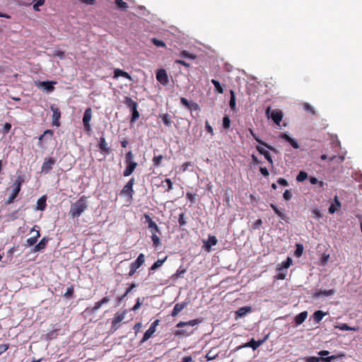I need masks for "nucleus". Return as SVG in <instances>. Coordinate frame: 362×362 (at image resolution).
Returning a JSON list of instances; mask_svg holds the SVG:
<instances>
[{
    "instance_id": "nucleus-1",
    "label": "nucleus",
    "mask_w": 362,
    "mask_h": 362,
    "mask_svg": "<svg viewBox=\"0 0 362 362\" xmlns=\"http://www.w3.org/2000/svg\"><path fill=\"white\" fill-rule=\"evenodd\" d=\"M87 199L88 197L83 195L72 203L69 212V216L73 218L79 217L88 209Z\"/></svg>"
},
{
    "instance_id": "nucleus-2",
    "label": "nucleus",
    "mask_w": 362,
    "mask_h": 362,
    "mask_svg": "<svg viewBox=\"0 0 362 362\" xmlns=\"http://www.w3.org/2000/svg\"><path fill=\"white\" fill-rule=\"evenodd\" d=\"M24 182V179L21 175H18L16 181L13 184V192L11 195L8 198L6 204H11L18 196L21 191V185Z\"/></svg>"
},
{
    "instance_id": "nucleus-3",
    "label": "nucleus",
    "mask_w": 362,
    "mask_h": 362,
    "mask_svg": "<svg viewBox=\"0 0 362 362\" xmlns=\"http://www.w3.org/2000/svg\"><path fill=\"white\" fill-rule=\"evenodd\" d=\"M144 262L145 256L144 254L141 253L136 259L131 263L128 275L129 276H132L136 273V270L144 263Z\"/></svg>"
},
{
    "instance_id": "nucleus-4",
    "label": "nucleus",
    "mask_w": 362,
    "mask_h": 362,
    "mask_svg": "<svg viewBox=\"0 0 362 362\" xmlns=\"http://www.w3.org/2000/svg\"><path fill=\"white\" fill-rule=\"evenodd\" d=\"M270 111H271V107H268L266 110V115H267V117L269 118H271L276 124L279 125V124L281 122L282 118H283L282 111L280 110L276 109V110H272L271 114H269Z\"/></svg>"
},
{
    "instance_id": "nucleus-5",
    "label": "nucleus",
    "mask_w": 362,
    "mask_h": 362,
    "mask_svg": "<svg viewBox=\"0 0 362 362\" xmlns=\"http://www.w3.org/2000/svg\"><path fill=\"white\" fill-rule=\"evenodd\" d=\"M344 356V354H341L340 355H332L327 357L308 356L305 358V362H331L334 359H337L339 357Z\"/></svg>"
},
{
    "instance_id": "nucleus-6",
    "label": "nucleus",
    "mask_w": 362,
    "mask_h": 362,
    "mask_svg": "<svg viewBox=\"0 0 362 362\" xmlns=\"http://www.w3.org/2000/svg\"><path fill=\"white\" fill-rule=\"evenodd\" d=\"M134 178L132 177L127 183L123 187L120 192L121 195L127 196L130 199H132L134 194L133 185L134 184Z\"/></svg>"
},
{
    "instance_id": "nucleus-7",
    "label": "nucleus",
    "mask_w": 362,
    "mask_h": 362,
    "mask_svg": "<svg viewBox=\"0 0 362 362\" xmlns=\"http://www.w3.org/2000/svg\"><path fill=\"white\" fill-rule=\"evenodd\" d=\"M159 320H156L153 322L151 323L150 327L144 333L143 338L140 341V344L144 343L153 336V334L156 331V327L159 325Z\"/></svg>"
},
{
    "instance_id": "nucleus-8",
    "label": "nucleus",
    "mask_w": 362,
    "mask_h": 362,
    "mask_svg": "<svg viewBox=\"0 0 362 362\" xmlns=\"http://www.w3.org/2000/svg\"><path fill=\"white\" fill-rule=\"evenodd\" d=\"M92 118V110L90 107L87 108L83 114V124L84 127V129L87 133H89L91 131V126L90 122Z\"/></svg>"
},
{
    "instance_id": "nucleus-9",
    "label": "nucleus",
    "mask_w": 362,
    "mask_h": 362,
    "mask_svg": "<svg viewBox=\"0 0 362 362\" xmlns=\"http://www.w3.org/2000/svg\"><path fill=\"white\" fill-rule=\"evenodd\" d=\"M55 163L56 159L54 158L50 157L49 158H46L42 165V172L44 173H48L52 169Z\"/></svg>"
},
{
    "instance_id": "nucleus-10",
    "label": "nucleus",
    "mask_w": 362,
    "mask_h": 362,
    "mask_svg": "<svg viewBox=\"0 0 362 362\" xmlns=\"http://www.w3.org/2000/svg\"><path fill=\"white\" fill-rule=\"evenodd\" d=\"M127 313V311L125 310L120 313H116L112 321V328L117 329L119 327V323L125 318Z\"/></svg>"
},
{
    "instance_id": "nucleus-11",
    "label": "nucleus",
    "mask_w": 362,
    "mask_h": 362,
    "mask_svg": "<svg viewBox=\"0 0 362 362\" xmlns=\"http://www.w3.org/2000/svg\"><path fill=\"white\" fill-rule=\"evenodd\" d=\"M50 109L52 111V124L56 127H59V119L61 117L60 110L57 107H55L54 105H52Z\"/></svg>"
},
{
    "instance_id": "nucleus-12",
    "label": "nucleus",
    "mask_w": 362,
    "mask_h": 362,
    "mask_svg": "<svg viewBox=\"0 0 362 362\" xmlns=\"http://www.w3.org/2000/svg\"><path fill=\"white\" fill-rule=\"evenodd\" d=\"M267 338V337H265L264 339L258 341L252 339L248 343L245 344L243 346L251 347L253 350H255L266 341Z\"/></svg>"
},
{
    "instance_id": "nucleus-13",
    "label": "nucleus",
    "mask_w": 362,
    "mask_h": 362,
    "mask_svg": "<svg viewBox=\"0 0 362 362\" xmlns=\"http://www.w3.org/2000/svg\"><path fill=\"white\" fill-rule=\"evenodd\" d=\"M156 79L162 84H166L168 82V77L165 70H158L156 73Z\"/></svg>"
},
{
    "instance_id": "nucleus-14",
    "label": "nucleus",
    "mask_w": 362,
    "mask_h": 362,
    "mask_svg": "<svg viewBox=\"0 0 362 362\" xmlns=\"http://www.w3.org/2000/svg\"><path fill=\"white\" fill-rule=\"evenodd\" d=\"M49 241V238L47 237L42 238L40 241L34 246L33 251L34 252H40L42 250H44Z\"/></svg>"
},
{
    "instance_id": "nucleus-15",
    "label": "nucleus",
    "mask_w": 362,
    "mask_h": 362,
    "mask_svg": "<svg viewBox=\"0 0 362 362\" xmlns=\"http://www.w3.org/2000/svg\"><path fill=\"white\" fill-rule=\"evenodd\" d=\"M188 305V302H182L181 303H176L171 313L173 317L177 316L183 309Z\"/></svg>"
},
{
    "instance_id": "nucleus-16",
    "label": "nucleus",
    "mask_w": 362,
    "mask_h": 362,
    "mask_svg": "<svg viewBox=\"0 0 362 362\" xmlns=\"http://www.w3.org/2000/svg\"><path fill=\"white\" fill-rule=\"evenodd\" d=\"M251 311L252 308L250 306L241 307L238 310L235 311V319L237 320L239 317H243L245 316L247 313H250Z\"/></svg>"
},
{
    "instance_id": "nucleus-17",
    "label": "nucleus",
    "mask_w": 362,
    "mask_h": 362,
    "mask_svg": "<svg viewBox=\"0 0 362 362\" xmlns=\"http://www.w3.org/2000/svg\"><path fill=\"white\" fill-rule=\"evenodd\" d=\"M335 293V290L334 289H329V290H319V291H317L314 294H313V298H319L322 296H332L333 294H334Z\"/></svg>"
},
{
    "instance_id": "nucleus-18",
    "label": "nucleus",
    "mask_w": 362,
    "mask_h": 362,
    "mask_svg": "<svg viewBox=\"0 0 362 362\" xmlns=\"http://www.w3.org/2000/svg\"><path fill=\"white\" fill-rule=\"evenodd\" d=\"M249 132L250 133V134L252 135V136L261 145L265 146L266 148H267L268 149L272 151H276L275 148L272 146L271 145L268 144L267 143L264 142V141L261 140L257 135L254 132L253 129H249Z\"/></svg>"
},
{
    "instance_id": "nucleus-19",
    "label": "nucleus",
    "mask_w": 362,
    "mask_h": 362,
    "mask_svg": "<svg viewBox=\"0 0 362 362\" xmlns=\"http://www.w3.org/2000/svg\"><path fill=\"white\" fill-rule=\"evenodd\" d=\"M110 299L109 296L103 297L100 300L96 302L94 304L93 307L91 308V313H95L98 310H99L101 308L103 305L107 303L110 301Z\"/></svg>"
},
{
    "instance_id": "nucleus-20",
    "label": "nucleus",
    "mask_w": 362,
    "mask_h": 362,
    "mask_svg": "<svg viewBox=\"0 0 362 362\" xmlns=\"http://www.w3.org/2000/svg\"><path fill=\"white\" fill-rule=\"evenodd\" d=\"M256 149L260 154L263 155L270 165L273 166L274 163L270 153L260 146H257Z\"/></svg>"
},
{
    "instance_id": "nucleus-21",
    "label": "nucleus",
    "mask_w": 362,
    "mask_h": 362,
    "mask_svg": "<svg viewBox=\"0 0 362 362\" xmlns=\"http://www.w3.org/2000/svg\"><path fill=\"white\" fill-rule=\"evenodd\" d=\"M202 322V319H194V320H189L188 322H180L177 324L176 327L178 328L183 327L187 326V325L193 327V326L199 325Z\"/></svg>"
},
{
    "instance_id": "nucleus-22",
    "label": "nucleus",
    "mask_w": 362,
    "mask_h": 362,
    "mask_svg": "<svg viewBox=\"0 0 362 362\" xmlns=\"http://www.w3.org/2000/svg\"><path fill=\"white\" fill-rule=\"evenodd\" d=\"M308 312L303 311L297 315L294 318V322L296 326L301 325L307 318Z\"/></svg>"
},
{
    "instance_id": "nucleus-23",
    "label": "nucleus",
    "mask_w": 362,
    "mask_h": 362,
    "mask_svg": "<svg viewBox=\"0 0 362 362\" xmlns=\"http://www.w3.org/2000/svg\"><path fill=\"white\" fill-rule=\"evenodd\" d=\"M119 76L124 77L130 81L133 80L132 76L127 72H126L120 69H115L114 70V78H117Z\"/></svg>"
},
{
    "instance_id": "nucleus-24",
    "label": "nucleus",
    "mask_w": 362,
    "mask_h": 362,
    "mask_svg": "<svg viewBox=\"0 0 362 362\" xmlns=\"http://www.w3.org/2000/svg\"><path fill=\"white\" fill-rule=\"evenodd\" d=\"M99 148L106 154H109L110 152V148L108 147L105 138L103 136L100 139Z\"/></svg>"
},
{
    "instance_id": "nucleus-25",
    "label": "nucleus",
    "mask_w": 362,
    "mask_h": 362,
    "mask_svg": "<svg viewBox=\"0 0 362 362\" xmlns=\"http://www.w3.org/2000/svg\"><path fill=\"white\" fill-rule=\"evenodd\" d=\"M137 166V163L134 162L133 163H130L127 166H126V168L124 169L123 172V175L124 177H128L131 175L133 172L135 170Z\"/></svg>"
},
{
    "instance_id": "nucleus-26",
    "label": "nucleus",
    "mask_w": 362,
    "mask_h": 362,
    "mask_svg": "<svg viewBox=\"0 0 362 362\" xmlns=\"http://www.w3.org/2000/svg\"><path fill=\"white\" fill-rule=\"evenodd\" d=\"M281 137L283 139H284L285 141H286L287 142H288L293 148H296V149L299 148V145H298L297 141H296L294 139L289 136L288 134H283L281 136Z\"/></svg>"
},
{
    "instance_id": "nucleus-27",
    "label": "nucleus",
    "mask_w": 362,
    "mask_h": 362,
    "mask_svg": "<svg viewBox=\"0 0 362 362\" xmlns=\"http://www.w3.org/2000/svg\"><path fill=\"white\" fill-rule=\"evenodd\" d=\"M124 103L125 104V105L129 107L131 110L133 109V108H135V107H137L138 106V104L136 102H135L134 100H133L129 96H126L124 97Z\"/></svg>"
},
{
    "instance_id": "nucleus-28",
    "label": "nucleus",
    "mask_w": 362,
    "mask_h": 362,
    "mask_svg": "<svg viewBox=\"0 0 362 362\" xmlns=\"http://www.w3.org/2000/svg\"><path fill=\"white\" fill-rule=\"evenodd\" d=\"M326 315L327 313L322 310H317L312 317L316 323H320Z\"/></svg>"
},
{
    "instance_id": "nucleus-29",
    "label": "nucleus",
    "mask_w": 362,
    "mask_h": 362,
    "mask_svg": "<svg viewBox=\"0 0 362 362\" xmlns=\"http://www.w3.org/2000/svg\"><path fill=\"white\" fill-rule=\"evenodd\" d=\"M270 206L271 208L274 210V211L275 212V214L281 219V220H284V221H287L288 219V217L286 216V214L281 211V210H279L278 209V207L274 204H270Z\"/></svg>"
},
{
    "instance_id": "nucleus-30",
    "label": "nucleus",
    "mask_w": 362,
    "mask_h": 362,
    "mask_svg": "<svg viewBox=\"0 0 362 362\" xmlns=\"http://www.w3.org/2000/svg\"><path fill=\"white\" fill-rule=\"evenodd\" d=\"M270 206L271 208L274 210V211L275 212V214L281 219V220H284V221H287L288 219V217L286 216V214L281 211V210H279L278 209V207L274 204H270Z\"/></svg>"
},
{
    "instance_id": "nucleus-31",
    "label": "nucleus",
    "mask_w": 362,
    "mask_h": 362,
    "mask_svg": "<svg viewBox=\"0 0 362 362\" xmlns=\"http://www.w3.org/2000/svg\"><path fill=\"white\" fill-rule=\"evenodd\" d=\"M217 244V239L215 236H209L207 242L205 243V247L207 251H210L211 247Z\"/></svg>"
},
{
    "instance_id": "nucleus-32",
    "label": "nucleus",
    "mask_w": 362,
    "mask_h": 362,
    "mask_svg": "<svg viewBox=\"0 0 362 362\" xmlns=\"http://www.w3.org/2000/svg\"><path fill=\"white\" fill-rule=\"evenodd\" d=\"M40 231L37 230V235H35L34 236L30 237L27 239L26 244L25 245V246L27 247V246L34 245L37 243V239L40 238Z\"/></svg>"
},
{
    "instance_id": "nucleus-33",
    "label": "nucleus",
    "mask_w": 362,
    "mask_h": 362,
    "mask_svg": "<svg viewBox=\"0 0 362 362\" xmlns=\"http://www.w3.org/2000/svg\"><path fill=\"white\" fill-rule=\"evenodd\" d=\"M166 259H167V257H165L163 259H158L157 261H156L153 264V265L150 267L149 274H151L152 271H154V270L158 269L159 267H160L163 265V264L165 262Z\"/></svg>"
},
{
    "instance_id": "nucleus-34",
    "label": "nucleus",
    "mask_w": 362,
    "mask_h": 362,
    "mask_svg": "<svg viewBox=\"0 0 362 362\" xmlns=\"http://www.w3.org/2000/svg\"><path fill=\"white\" fill-rule=\"evenodd\" d=\"M46 200H47V198L45 196H42L38 199V200L37 202V209L41 210V211L45 210V209L47 206Z\"/></svg>"
},
{
    "instance_id": "nucleus-35",
    "label": "nucleus",
    "mask_w": 362,
    "mask_h": 362,
    "mask_svg": "<svg viewBox=\"0 0 362 362\" xmlns=\"http://www.w3.org/2000/svg\"><path fill=\"white\" fill-rule=\"evenodd\" d=\"M47 135H49L50 137L52 136L53 135V131L51 130V129H47L44 132V133L40 135L38 138V146L40 147H42V141H43V139L44 138L47 136Z\"/></svg>"
},
{
    "instance_id": "nucleus-36",
    "label": "nucleus",
    "mask_w": 362,
    "mask_h": 362,
    "mask_svg": "<svg viewBox=\"0 0 362 362\" xmlns=\"http://www.w3.org/2000/svg\"><path fill=\"white\" fill-rule=\"evenodd\" d=\"M230 98L229 101V105L232 110H235L236 109V103H235V94L234 90H230Z\"/></svg>"
},
{
    "instance_id": "nucleus-37",
    "label": "nucleus",
    "mask_w": 362,
    "mask_h": 362,
    "mask_svg": "<svg viewBox=\"0 0 362 362\" xmlns=\"http://www.w3.org/2000/svg\"><path fill=\"white\" fill-rule=\"evenodd\" d=\"M151 240L153 242V245L154 247H158L159 245H160V240L159 237L156 235V233H155L153 230H151Z\"/></svg>"
},
{
    "instance_id": "nucleus-38",
    "label": "nucleus",
    "mask_w": 362,
    "mask_h": 362,
    "mask_svg": "<svg viewBox=\"0 0 362 362\" xmlns=\"http://www.w3.org/2000/svg\"><path fill=\"white\" fill-rule=\"evenodd\" d=\"M54 83H55V82L43 81L41 83V86L43 87L47 91L52 92L54 89V87L53 86Z\"/></svg>"
},
{
    "instance_id": "nucleus-39",
    "label": "nucleus",
    "mask_w": 362,
    "mask_h": 362,
    "mask_svg": "<svg viewBox=\"0 0 362 362\" xmlns=\"http://www.w3.org/2000/svg\"><path fill=\"white\" fill-rule=\"evenodd\" d=\"M335 328L337 329H339L340 330H343V331H349V330H351V331H356L358 329L356 327H349L347 324L346 323H343V324H341V325H337L335 327Z\"/></svg>"
},
{
    "instance_id": "nucleus-40",
    "label": "nucleus",
    "mask_w": 362,
    "mask_h": 362,
    "mask_svg": "<svg viewBox=\"0 0 362 362\" xmlns=\"http://www.w3.org/2000/svg\"><path fill=\"white\" fill-rule=\"evenodd\" d=\"M180 56L183 58H187L190 59H195L197 56L194 54L189 53L187 50H183L180 52Z\"/></svg>"
},
{
    "instance_id": "nucleus-41",
    "label": "nucleus",
    "mask_w": 362,
    "mask_h": 362,
    "mask_svg": "<svg viewBox=\"0 0 362 362\" xmlns=\"http://www.w3.org/2000/svg\"><path fill=\"white\" fill-rule=\"evenodd\" d=\"M115 2L119 9L126 10L128 8V4L123 0H115Z\"/></svg>"
},
{
    "instance_id": "nucleus-42",
    "label": "nucleus",
    "mask_w": 362,
    "mask_h": 362,
    "mask_svg": "<svg viewBox=\"0 0 362 362\" xmlns=\"http://www.w3.org/2000/svg\"><path fill=\"white\" fill-rule=\"evenodd\" d=\"M296 248L294 255L296 257H300L302 256L303 252V245L302 244L298 243L296 244Z\"/></svg>"
},
{
    "instance_id": "nucleus-43",
    "label": "nucleus",
    "mask_w": 362,
    "mask_h": 362,
    "mask_svg": "<svg viewBox=\"0 0 362 362\" xmlns=\"http://www.w3.org/2000/svg\"><path fill=\"white\" fill-rule=\"evenodd\" d=\"M163 156L162 155L155 156L153 158V163L155 166L159 167L161 165Z\"/></svg>"
},
{
    "instance_id": "nucleus-44",
    "label": "nucleus",
    "mask_w": 362,
    "mask_h": 362,
    "mask_svg": "<svg viewBox=\"0 0 362 362\" xmlns=\"http://www.w3.org/2000/svg\"><path fill=\"white\" fill-rule=\"evenodd\" d=\"M211 83H213V85L215 87L216 90L218 93H223V89L222 86H221L219 81H218L217 80H215V79H212L211 80Z\"/></svg>"
},
{
    "instance_id": "nucleus-45",
    "label": "nucleus",
    "mask_w": 362,
    "mask_h": 362,
    "mask_svg": "<svg viewBox=\"0 0 362 362\" xmlns=\"http://www.w3.org/2000/svg\"><path fill=\"white\" fill-rule=\"evenodd\" d=\"M162 121L164 123V124L167 127H170L172 124V121L170 118V116L168 114H164L163 116H161Z\"/></svg>"
},
{
    "instance_id": "nucleus-46",
    "label": "nucleus",
    "mask_w": 362,
    "mask_h": 362,
    "mask_svg": "<svg viewBox=\"0 0 362 362\" xmlns=\"http://www.w3.org/2000/svg\"><path fill=\"white\" fill-rule=\"evenodd\" d=\"M308 178V173L305 171H300L296 177V180L298 182H303Z\"/></svg>"
},
{
    "instance_id": "nucleus-47",
    "label": "nucleus",
    "mask_w": 362,
    "mask_h": 362,
    "mask_svg": "<svg viewBox=\"0 0 362 362\" xmlns=\"http://www.w3.org/2000/svg\"><path fill=\"white\" fill-rule=\"evenodd\" d=\"M185 272H186V269L180 267L176 271V272L173 275V278L177 279V278L182 276Z\"/></svg>"
},
{
    "instance_id": "nucleus-48",
    "label": "nucleus",
    "mask_w": 362,
    "mask_h": 362,
    "mask_svg": "<svg viewBox=\"0 0 362 362\" xmlns=\"http://www.w3.org/2000/svg\"><path fill=\"white\" fill-rule=\"evenodd\" d=\"M310 182L312 185H318L320 187H323L325 185V182L323 181H319L316 177H310Z\"/></svg>"
},
{
    "instance_id": "nucleus-49",
    "label": "nucleus",
    "mask_w": 362,
    "mask_h": 362,
    "mask_svg": "<svg viewBox=\"0 0 362 362\" xmlns=\"http://www.w3.org/2000/svg\"><path fill=\"white\" fill-rule=\"evenodd\" d=\"M131 111H132L131 122H134L139 117V112L137 110V107L133 108Z\"/></svg>"
},
{
    "instance_id": "nucleus-50",
    "label": "nucleus",
    "mask_w": 362,
    "mask_h": 362,
    "mask_svg": "<svg viewBox=\"0 0 362 362\" xmlns=\"http://www.w3.org/2000/svg\"><path fill=\"white\" fill-rule=\"evenodd\" d=\"M292 263V259L290 257H288L286 261L283 262L281 264V267H279L278 269L280 270L281 268L288 269Z\"/></svg>"
},
{
    "instance_id": "nucleus-51",
    "label": "nucleus",
    "mask_w": 362,
    "mask_h": 362,
    "mask_svg": "<svg viewBox=\"0 0 362 362\" xmlns=\"http://www.w3.org/2000/svg\"><path fill=\"white\" fill-rule=\"evenodd\" d=\"M230 126V119L228 116L226 115L223 118V127L224 129H228Z\"/></svg>"
},
{
    "instance_id": "nucleus-52",
    "label": "nucleus",
    "mask_w": 362,
    "mask_h": 362,
    "mask_svg": "<svg viewBox=\"0 0 362 362\" xmlns=\"http://www.w3.org/2000/svg\"><path fill=\"white\" fill-rule=\"evenodd\" d=\"M33 9L36 11H39V6H42L45 4V0H34Z\"/></svg>"
},
{
    "instance_id": "nucleus-53",
    "label": "nucleus",
    "mask_w": 362,
    "mask_h": 362,
    "mask_svg": "<svg viewBox=\"0 0 362 362\" xmlns=\"http://www.w3.org/2000/svg\"><path fill=\"white\" fill-rule=\"evenodd\" d=\"M151 41L153 43V45H156V47H165V42L160 40H158L156 38H152Z\"/></svg>"
},
{
    "instance_id": "nucleus-54",
    "label": "nucleus",
    "mask_w": 362,
    "mask_h": 362,
    "mask_svg": "<svg viewBox=\"0 0 362 362\" xmlns=\"http://www.w3.org/2000/svg\"><path fill=\"white\" fill-rule=\"evenodd\" d=\"M178 223L180 226H183L186 224L185 214L184 213L179 215Z\"/></svg>"
},
{
    "instance_id": "nucleus-55",
    "label": "nucleus",
    "mask_w": 362,
    "mask_h": 362,
    "mask_svg": "<svg viewBox=\"0 0 362 362\" xmlns=\"http://www.w3.org/2000/svg\"><path fill=\"white\" fill-rule=\"evenodd\" d=\"M195 196L196 194H192L191 192H187L186 193V198L192 203V204H194L196 202V199H195Z\"/></svg>"
},
{
    "instance_id": "nucleus-56",
    "label": "nucleus",
    "mask_w": 362,
    "mask_h": 362,
    "mask_svg": "<svg viewBox=\"0 0 362 362\" xmlns=\"http://www.w3.org/2000/svg\"><path fill=\"white\" fill-rule=\"evenodd\" d=\"M73 295H74V286L72 285L67 288L66 293H64V296L66 298H71L73 296Z\"/></svg>"
},
{
    "instance_id": "nucleus-57",
    "label": "nucleus",
    "mask_w": 362,
    "mask_h": 362,
    "mask_svg": "<svg viewBox=\"0 0 362 362\" xmlns=\"http://www.w3.org/2000/svg\"><path fill=\"white\" fill-rule=\"evenodd\" d=\"M283 197L286 201H288L292 198V193L291 190L286 189L284 192Z\"/></svg>"
},
{
    "instance_id": "nucleus-58",
    "label": "nucleus",
    "mask_w": 362,
    "mask_h": 362,
    "mask_svg": "<svg viewBox=\"0 0 362 362\" xmlns=\"http://www.w3.org/2000/svg\"><path fill=\"white\" fill-rule=\"evenodd\" d=\"M148 228L151 230H153L155 233H160V230L157 226V224L154 223H150V226H148Z\"/></svg>"
},
{
    "instance_id": "nucleus-59",
    "label": "nucleus",
    "mask_w": 362,
    "mask_h": 362,
    "mask_svg": "<svg viewBox=\"0 0 362 362\" xmlns=\"http://www.w3.org/2000/svg\"><path fill=\"white\" fill-rule=\"evenodd\" d=\"M304 108L305 110L307 111V112H310L311 114L313 115H315V111L313 108V107L312 105H310V104L308 103H305L304 104Z\"/></svg>"
},
{
    "instance_id": "nucleus-60",
    "label": "nucleus",
    "mask_w": 362,
    "mask_h": 362,
    "mask_svg": "<svg viewBox=\"0 0 362 362\" xmlns=\"http://www.w3.org/2000/svg\"><path fill=\"white\" fill-rule=\"evenodd\" d=\"M165 182L167 184V188L166 191L169 192L173 189V182L169 178H166L164 181H163V183Z\"/></svg>"
},
{
    "instance_id": "nucleus-61",
    "label": "nucleus",
    "mask_w": 362,
    "mask_h": 362,
    "mask_svg": "<svg viewBox=\"0 0 362 362\" xmlns=\"http://www.w3.org/2000/svg\"><path fill=\"white\" fill-rule=\"evenodd\" d=\"M205 129L208 133H209L211 136L214 135V130L212 127L209 124V122L206 120L205 122Z\"/></svg>"
},
{
    "instance_id": "nucleus-62",
    "label": "nucleus",
    "mask_w": 362,
    "mask_h": 362,
    "mask_svg": "<svg viewBox=\"0 0 362 362\" xmlns=\"http://www.w3.org/2000/svg\"><path fill=\"white\" fill-rule=\"evenodd\" d=\"M312 214H313V216L317 219L322 218V213L317 209H313L312 211Z\"/></svg>"
},
{
    "instance_id": "nucleus-63",
    "label": "nucleus",
    "mask_w": 362,
    "mask_h": 362,
    "mask_svg": "<svg viewBox=\"0 0 362 362\" xmlns=\"http://www.w3.org/2000/svg\"><path fill=\"white\" fill-rule=\"evenodd\" d=\"M11 129V124L10 123L6 122L4 124L3 131H4V134L8 133L10 132Z\"/></svg>"
},
{
    "instance_id": "nucleus-64",
    "label": "nucleus",
    "mask_w": 362,
    "mask_h": 362,
    "mask_svg": "<svg viewBox=\"0 0 362 362\" xmlns=\"http://www.w3.org/2000/svg\"><path fill=\"white\" fill-rule=\"evenodd\" d=\"M180 103L185 106L187 109L189 107L191 102H189L185 98H180Z\"/></svg>"
}]
</instances>
